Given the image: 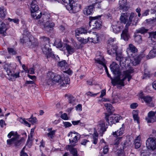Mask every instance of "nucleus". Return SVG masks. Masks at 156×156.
I'll return each instance as SVG.
<instances>
[{"mask_svg": "<svg viewBox=\"0 0 156 156\" xmlns=\"http://www.w3.org/2000/svg\"><path fill=\"white\" fill-rule=\"evenodd\" d=\"M80 4L73 0V1H71V2L70 4L67 5L66 7L70 12L74 13L78 12L80 10Z\"/></svg>", "mask_w": 156, "mask_h": 156, "instance_id": "7ed1b4c3", "label": "nucleus"}, {"mask_svg": "<svg viewBox=\"0 0 156 156\" xmlns=\"http://www.w3.org/2000/svg\"><path fill=\"white\" fill-rule=\"evenodd\" d=\"M28 121L31 123L32 124H34L37 123V120L35 117H34L32 115L29 119H27Z\"/></svg>", "mask_w": 156, "mask_h": 156, "instance_id": "ea45409f", "label": "nucleus"}, {"mask_svg": "<svg viewBox=\"0 0 156 156\" xmlns=\"http://www.w3.org/2000/svg\"><path fill=\"white\" fill-rule=\"evenodd\" d=\"M55 131L53 130L50 131L48 133L47 135L50 140L53 139V138L55 137Z\"/></svg>", "mask_w": 156, "mask_h": 156, "instance_id": "a19ab883", "label": "nucleus"}, {"mask_svg": "<svg viewBox=\"0 0 156 156\" xmlns=\"http://www.w3.org/2000/svg\"><path fill=\"white\" fill-rule=\"evenodd\" d=\"M35 40L34 38H31L30 39L26 35H24L23 38L21 39V42L23 43H26L28 46H34L36 45V44L35 43Z\"/></svg>", "mask_w": 156, "mask_h": 156, "instance_id": "ddd939ff", "label": "nucleus"}, {"mask_svg": "<svg viewBox=\"0 0 156 156\" xmlns=\"http://www.w3.org/2000/svg\"><path fill=\"white\" fill-rule=\"evenodd\" d=\"M61 118L64 120H68V117L67 114L66 113L62 114L61 115Z\"/></svg>", "mask_w": 156, "mask_h": 156, "instance_id": "e2e57ef3", "label": "nucleus"}, {"mask_svg": "<svg viewBox=\"0 0 156 156\" xmlns=\"http://www.w3.org/2000/svg\"><path fill=\"white\" fill-rule=\"evenodd\" d=\"M8 20L10 22H13L15 23H18L19 22V20L17 19H12L10 18H8Z\"/></svg>", "mask_w": 156, "mask_h": 156, "instance_id": "052dcab7", "label": "nucleus"}, {"mask_svg": "<svg viewBox=\"0 0 156 156\" xmlns=\"http://www.w3.org/2000/svg\"><path fill=\"white\" fill-rule=\"evenodd\" d=\"M6 13V10L3 6L0 7V17L4 18L5 16Z\"/></svg>", "mask_w": 156, "mask_h": 156, "instance_id": "2f4dec72", "label": "nucleus"}, {"mask_svg": "<svg viewBox=\"0 0 156 156\" xmlns=\"http://www.w3.org/2000/svg\"><path fill=\"white\" fill-rule=\"evenodd\" d=\"M5 24L0 21V33L4 35H5V31L6 30Z\"/></svg>", "mask_w": 156, "mask_h": 156, "instance_id": "a878e982", "label": "nucleus"}, {"mask_svg": "<svg viewBox=\"0 0 156 156\" xmlns=\"http://www.w3.org/2000/svg\"><path fill=\"white\" fill-rule=\"evenodd\" d=\"M133 118L134 120H136L138 123H139V117L135 111H133Z\"/></svg>", "mask_w": 156, "mask_h": 156, "instance_id": "09e8293b", "label": "nucleus"}, {"mask_svg": "<svg viewBox=\"0 0 156 156\" xmlns=\"http://www.w3.org/2000/svg\"><path fill=\"white\" fill-rule=\"evenodd\" d=\"M118 46L116 44L112 45L111 47H107V52L110 55H117Z\"/></svg>", "mask_w": 156, "mask_h": 156, "instance_id": "4468645a", "label": "nucleus"}, {"mask_svg": "<svg viewBox=\"0 0 156 156\" xmlns=\"http://www.w3.org/2000/svg\"><path fill=\"white\" fill-rule=\"evenodd\" d=\"M62 76H60V75H55L54 79H53V80L51 81V83L48 82V84L50 86H52L54 84H55L56 83H58L59 84L60 82H61V79Z\"/></svg>", "mask_w": 156, "mask_h": 156, "instance_id": "a211bd4d", "label": "nucleus"}, {"mask_svg": "<svg viewBox=\"0 0 156 156\" xmlns=\"http://www.w3.org/2000/svg\"><path fill=\"white\" fill-rule=\"evenodd\" d=\"M137 49L134 45L132 44H130L129 45V47L127 48L126 51L128 54H130L133 55V54H135L137 52Z\"/></svg>", "mask_w": 156, "mask_h": 156, "instance_id": "dca6fc26", "label": "nucleus"}, {"mask_svg": "<svg viewBox=\"0 0 156 156\" xmlns=\"http://www.w3.org/2000/svg\"><path fill=\"white\" fill-rule=\"evenodd\" d=\"M48 44H46L42 47L43 52L46 55L47 58L51 57L53 58H58V55H56L51 52V50L49 48Z\"/></svg>", "mask_w": 156, "mask_h": 156, "instance_id": "0eeeda50", "label": "nucleus"}, {"mask_svg": "<svg viewBox=\"0 0 156 156\" xmlns=\"http://www.w3.org/2000/svg\"><path fill=\"white\" fill-rule=\"evenodd\" d=\"M55 74L53 72L51 71H48L47 73V75L48 80L47 81L48 82L51 83V81L53 80V79H54Z\"/></svg>", "mask_w": 156, "mask_h": 156, "instance_id": "7c9ffc66", "label": "nucleus"}, {"mask_svg": "<svg viewBox=\"0 0 156 156\" xmlns=\"http://www.w3.org/2000/svg\"><path fill=\"white\" fill-rule=\"evenodd\" d=\"M37 3L36 0H33L31 2L30 8L31 12L38 10L39 7Z\"/></svg>", "mask_w": 156, "mask_h": 156, "instance_id": "4be33fe9", "label": "nucleus"}, {"mask_svg": "<svg viewBox=\"0 0 156 156\" xmlns=\"http://www.w3.org/2000/svg\"><path fill=\"white\" fill-rule=\"evenodd\" d=\"M129 37V35L128 33V27H126V26L125 28L122 31L121 34V38L125 41H128Z\"/></svg>", "mask_w": 156, "mask_h": 156, "instance_id": "2eb2a0df", "label": "nucleus"}, {"mask_svg": "<svg viewBox=\"0 0 156 156\" xmlns=\"http://www.w3.org/2000/svg\"><path fill=\"white\" fill-rule=\"evenodd\" d=\"M146 145L148 150H154L156 148L155 138H149L146 141Z\"/></svg>", "mask_w": 156, "mask_h": 156, "instance_id": "1a4fd4ad", "label": "nucleus"}, {"mask_svg": "<svg viewBox=\"0 0 156 156\" xmlns=\"http://www.w3.org/2000/svg\"><path fill=\"white\" fill-rule=\"evenodd\" d=\"M72 123L74 125H77L79 124L80 126L82 125L83 124L80 122V120H77L76 121H72Z\"/></svg>", "mask_w": 156, "mask_h": 156, "instance_id": "6e6d98bb", "label": "nucleus"}, {"mask_svg": "<svg viewBox=\"0 0 156 156\" xmlns=\"http://www.w3.org/2000/svg\"><path fill=\"white\" fill-rule=\"evenodd\" d=\"M123 27L122 24L119 21L114 22L112 26L113 31L115 33H119Z\"/></svg>", "mask_w": 156, "mask_h": 156, "instance_id": "9b49d317", "label": "nucleus"}, {"mask_svg": "<svg viewBox=\"0 0 156 156\" xmlns=\"http://www.w3.org/2000/svg\"><path fill=\"white\" fill-rule=\"evenodd\" d=\"M6 72H7V74L8 76H11L12 75V73L10 69L9 68H7L5 69Z\"/></svg>", "mask_w": 156, "mask_h": 156, "instance_id": "13d9d810", "label": "nucleus"}, {"mask_svg": "<svg viewBox=\"0 0 156 156\" xmlns=\"http://www.w3.org/2000/svg\"><path fill=\"white\" fill-rule=\"evenodd\" d=\"M105 106L108 112L110 113H112L114 112V109L110 104H105Z\"/></svg>", "mask_w": 156, "mask_h": 156, "instance_id": "cd10ccee", "label": "nucleus"}, {"mask_svg": "<svg viewBox=\"0 0 156 156\" xmlns=\"http://www.w3.org/2000/svg\"><path fill=\"white\" fill-rule=\"evenodd\" d=\"M88 41L90 42H93L94 43L96 44L98 43L100 41V38L97 36V35L96 36L94 37L88 38Z\"/></svg>", "mask_w": 156, "mask_h": 156, "instance_id": "473e14b6", "label": "nucleus"}, {"mask_svg": "<svg viewBox=\"0 0 156 156\" xmlns=\"http://www.w3.org/2000/svg\"><path fill=\"white\" fill-rule=\"evenodd\" d=\"M110 69L112 72L115 75H117L116 76H120L121 79L123 78L121 77V73L119 66L114 62H113L110 66Z\"/></svg>", "mask_w": 156, "mask_h": 156, "instance_id": "9d476101", "label": "nucleus"}, {"mask_svg": "<svg viewBox=\"0 0 156 156\" xmlns=\"http://www.w3.org/2000/svg\"><path fill=\"white\" fill-rule=\"evenodd\" d=\"M101 17V16H98L92 17L89 23V25L90 27H91L92 29H98L101 27V23L96 20L99 19Z\"/></svg>", "mask_w": 156, "mask_h": 156, "instance_id": "6e6552de", "label": "nucleus"}, {"mask_svg": "<svg viewBox=\"0 0 156 156\" xmlns=\"http://www.w3.org/2000/svg\"><path fill=\"white\" fill-rule=\"evenodd\" d=\"M69 151L72 156H80L78 154L76 148H72L69 150Z\"/></svg>", "mask_w": 156, "mask_h": 156, "instance_id": "58836bf2", "label": "nucleus"}, {"mask_svg": "<svg viewBox=\"0 0 156 156\" xmlns=\"http://www.w3.org/2000/svg\"><path fill=\"white\" fill-rule=\"evenodd\" d=\"M122 139V137H119L116 138L115 140L112 143V144L113 145H117L119 144L120 142L121 141Z\"/></svg>", "mask_w": 156, "mask_h": 156, "instance_id": "c03bdc74", "label": "nucleus"}, {"mask_svg": "<svg viewBox=\"0 0 156 156\" xmlns=\"http://www.w3.org/2000/svg\"><path fill=\"white\" fill-rule=\"evenodd\" d=\"M15 140V138H12L11 139H8L7 140V143L8 144L11 145V144H14Z\"/></svg>", "mask_w": 156, "mask_h": 156, "instance_id": "5fc2aeb1", "label": "nucleus"}, {"mask_svg": "<svg viewBox=\"0 0 156 156\" xmlns=\"http://www.w3.org/2000/svg\"><path fill=\"white\" fill-rule=\"evenodd\" d=\"M150 10L149 9H147L142 14V16H146L149 14V12Z\"/></svg>", "mask_w": 156, "mask_h": 156, "instance_id": "774afa93", "label": "nucleus"}, {"mask_svg": "<svg viewBox=\"0 0 156 156\" xmlns=\"http://www.w3.org/2000/svg\"><path fill=\"white\" fill-rule=\"evenodd\" d=\"M129 16V14L125 13L122 14L120 18V20L122 24V23L125 24L128 21V17Z\"/></svg>", "mask_w": 156, "mask_h": 156, "instance_id": "5701e85b", "label": "nucleus"}, {"mask_svg": "<svg viewBox=\"0 0 156 156\" xmlns=\"http://www.w3.org/2000/svg\"><path fill=\"white\" fill-rule=\"evenodd\" d=\"M64 126L65 128H67L71 126L72 125V124L69 122H63Z\"/></svg>", "mask_w": 156, "mask_h": 156, "instance_id": "0e129e2a", "label": "nucleus"}, {"mask_svg": "<svg viewBox=\"0 0 156 156\" xmlns=\"http://www.w3.org/2000/svg\"><path fill=\"white\" fill-rule=\"evenodd\" d=\"M8 52L10 54L15 55L16 53L15 50L12 48H8Z\"/></svg>", "mask_w": 156, "mask_h": 156, "instance_id": "603ef678", "label": "nucleus"}, {"mask_svg": "<svg viewBox=\"0 0 156 156\" xmlns=\"http://www.w3.org/2000/svg\"><path fill=\"white\" fill-rule=\"evenodd\" d=\"M58 65L60 67H65L67 66V63L65 60H63L58 63Z\"/></svg>", "mask_w": 156, "mask_h": 156, "instance_id": "49530a36", "label": "nucleus"}, {"mask_svg": "<svg viewBox=\"0 0 156 156\" xmlns=\"http://www.w3.org/2000/svg\"><path fill=\"white\" fill-rule=\"evenodd\" d=\"M126 0H119V3L120 6L123 9L126 6Z\"/></svg>", "mask_w": 156, "mask_h": 156, "instance_id": "37998d69", "label": "nucleus"}, {"mask_svg": "<svg viewBox=\"0 0 156 156\" xmlns=\"http://www.w3.org/2000/svg\"><path fill=\"white\" fill-rule=\"evenodd\" d=\"M98 129H99V132L101 133L102 135L106 131L107 127H106L104 121L103 120H101L98 125Z\"/></svg>", "mask_w": 156, "mask_h": 156, "instance_id": "f3484780", "label": "nucleus"}, {"mask_svg": "<svg viewBox=\"0 0 156 156\" xmlns=\"http://www.w3.org/2000/svg\"><path fill=\"white\" fill-rule=\"evenodd\" d=\"M124 126L123 124H122V127H121L117 131L112 133V135L115 137L121 136L124 133Z\"/></svg>", "mask_w": 156, "mask_h": 156, "instance_id": "aec40b11", "label": "nucleus"}, {"mask_svg": "<svg viewBox=\"0 0 156 156\" xmlns=\"http://www.w3.org/2000/svg\"><path fill=\"white\" fill-rule=\"evenodd\" d=\"M108 150L109 148L108 146L106 145L103 148L102 151H100L99 156H104V154H106L107 153L108 151Z\"/></svg>", "mask_w": 156, "mask_h": 156, "instance_id": "e433bc0d", "label": "nucleus"}, {"mask_svg": "<svg viewBox=\"0 0 156 156\" xmlns=\"http://www.w3.org/2000/svg\"><path fill=\"white\" fill-rule=\"evenodd\" d=\"M59 84L61 87H66L70 83V79L68 77H62Z\"/></svg>", "mask_w": 156, "mask_h": 156, "instance_id": "412c9836", "label": "nucleus"}, {"mask_svg": "<svg viewBox=\"0 0 156 156\" xmlns=\"http://www.w3.org/2000/svg\"><path fill=\"white\" fill-rule=\"evenodd\" d=\"M126 57H122L121 58V60L119 63V65L121 66H125L126 65Z\"/></svg>", "mask_w": 156, "mask_h": 156, "instance_id": "8fccbe9b", "label": "nucleus"}, {"mask_svg": "<svg viewBox=\"0 0 156 156\" xmlns=\"http://www.w3.org/2000/svg\"><path fill=\"white\" fill-rule=\"evenodd\" d=\"M66 48L69 54H72L75 51L74 48L68 44H66Z\"/></svg>", "mask_w": 156, "mask_h": 156, "instance_id": "72a5a7b5", "label": "nucleus"}, {"mask_svg": "<svg viewBox=\"0 0 156 156\" xmlns=\"http://www.w3.org/2000/svg\"><path fill=\"white\" fill-rule=\"evenodd\" d=\"M75 32L76 35L78 36L80 34H86L87 33V31L84 28H80L76 29Z\"/></svg>", "mask_w": 156, "mask_h": 156, "instance_id": "c85d7f7f", "label": "nucleus"}, {"mask_svg": "<svg viewBox=\"0 0 156 156\" xmlns=\"http://www.w3.org/2000/svg\"><path fill=\"white\" fill-rule=\"evenodd\" d=\"M31 13L32 16L34 19H40V20H41L42 19V16L43 15H41V13L40 11L38 10L37 11L32 12Z\"/></svg>", "mask_w": 156, "mask_h": 156, "instance_id": "b1692460", "label": "nucleus"}, {"mask_svg": "<svg viewBox=\"0 0 156 156\" xmlns=\"http://www.w3.org/2000/svg\"><path fill=\"white\" fill-rule=\"evenodd\" d=\"M71 136V138L69 139L70 143L72 145L74 146L75 144L78 141L80 138V135L77 133L74 132H70L68 134V136Z\"/></svg>", "mask_w": 156, "mask_h": 156, "instance_id": "39448f33", "label": "nucleus"}, {"mask_svg": "<svg viewBox=\"0 0 156 156\" xmlns=\"http://www.w3.org/2000/svg\"><path fill=\"white\" fill-rule=\"evenodd\" d=\"M139 20V18L137 17L136 14L134 12H131L126 26V27H129L131 24L132 25H136Z\"/></svg>", "mask_w": 156, "mask_h": 156, "instance_id": "423d86ee", "label": "nucleus"}, {"mask_svg": "<svg viewBox=\"0 0 156 156\" xmlns=\"http://www.w3.org/2000/svg\"><path fill=\"white\" fill-rule=\"evenodd\" d=\"M117 153V156H125L123 150H119L118 151Z\"/></svg>", "mask_w": 156, "mask_h": 156, "instance_id": "4d7b16f0", "label": "nucleus"}, {"mask_svg": "<svg viewBox=\"0 0 156 156\" xmlns=\"http://www.w3.org/2000/svg\"><path fill=\"white\" fill-rule=\"evenodd\" d=\"M133 58L132 63L133 65L136 66L140 63L141 60V56L140 55L133 56Z\"/></svg>", "mask_w": 156, "mask_h": 156, "instance_id": "393cba45", "label": "nucleus"}, {"mask_svg": "<svg viewBox=\"0 0 156 156\" xmlns=\"http://www.w3.org/2000/svg\"><path fill=\"white\" fill-rule=\"evenodd\" d=\"M94 10V5L88 6L85 7L83 10V13L85 15H91Z\"/></svg>", "mask_w": 156, "mask_h": 156, "instance_id": "6ab92c4d", "label": "nucleus"}, {"mask_svg": "<svg viewBox=\"0 0 156 156\" xmlns=\"http://www.w3.org/2000/svg\"><path fill=\"white\" fill-rule=\"evenodd\" d=\"M69 103L73 105L76 104V99L72 95H67Z\"/></svg>", "mask_w": 156, "mask_h": 156, "instance_id": "f704fd0d", "label": "nucleus"}, {"mask_svg": "<svg viewBox=\"0 0 156 156\" xmlns=\"http://www.w3.org/2000/svg\"><path fill=\"white\" fill-rule=\"evenodd\" d=\"M138 106V104L137 103H134L130 105V107L132 109L136 108Z\"/></svg>", "mask_w": 156, "mask_h": 156, "instance_id": "69168bd1", "label": "nucleus"}, {"mask_svg": "<svg viewBox=\"0 0 156 156\" xmlns=\"http://www.w3.org/2000/svg\"><path fill=\"white\" fill-rule=\"evenodd\" d=\"M51 19L49 14L47 13L43 14L42 16V19L39 20L37 22V24L42 25L44 29L46 30H50L55 26Z\"/></svg>", "mask_w": 156, "mask_h": 156, "instance_id": "f03ea898", "label": "nucleus"}, {"mask_svg": "<svg viewBox=\"0 0 156 156\" xmlns=\"http://www.w3.org/2000/svg\"><path fill=\"white\" fill-rule=\"evenodd\" d=\"M148 148L146 147L143 146L141 148L140 153L141 156H147L148 154Z\"/></svg>", "mask_w": 156, "mask_h": 156, "instance_id": "bb28decb", "label": "nucleus"}, {"mask_svg": "<svg viewBox=\"0 0 156 156\" xmlns=\"http://www.w3.org/2000/svg\"><path fill=\"white\" fill-rule=\"evenodd\" d=\"M77 40L81 43H86L88 41V38L87 39H84L81 37H76Z\"/></svg>", "mask_w": 156, "mask_h": 156, "instance_id": "de8ad7c7", "label": "nucleus"}, {"mask_svg": "<svg viewBox=\"0 0 156 156\" xmlns=\"http://www.w3.org/2000/svg\"><path fill=\"white\" fill-rule=\"evenodd\" d=\"M134 39L135 42L138 44H140L142 42L141 36L137 34H135Z\"/></svg>", "mask_w": 156, "mask_h": 156, "instance_id": "c9c22d12", "label": "nucleus"}, {"mask_svg": "<svg viewBox=\"0 0 156 156\" xmlns=\"http://www.w3.org/2000/svg\"><path fill=\"white\" fill-rule=\"evenodd\" d=\"M156 56V48L154 49V48L153 49L150 51L149 53L147 56L148 59L153 58Z\"/></svg>", "mask_w": 156, "mask_h": 156, "instance_id": "c756f323", "label": "nucleus"}, {"mask_svg": "<svg viewBox=\"0 0 156 156\" xmlns=\"http://www.w3.org/2000/svg\"><path fill=\"white\" fill-rule=\"evenodd\" d=\"M27 72L31 74H34V69L33 68H30L28 70Z\"/></svg>", "mask_w": 156, "mask_h": 156, "instance_id": "680f3d73", "label": "nucleus"}, {"mask_svg": "<svg viewBox=\"0 0 156 156\" xmlns=\"http://www.w3.org/2000/svg\"><path fill=\"white\" fill-rule=\"evenodd\" d=\"M21 140H18L17 138L15 137L14 144L16 146H20L21 144Z\"/></svg>", "mask_w": 156, "mask_h": 156, "instance_id": "3c124183", "label": "nucleus"}, {"mask_svg": "<svg viewBox=\"0 0 156 156\" xmlns=\"http://www.w3.org/2000/svg\"><path fill=\"white\" fill-rule=\"evenodd\" d=\"M95 62L101 65L103 67H104L108 76L111 80L112 83L114 86L118 85L123 86L124 85V81L126 78L128 79V81H129L132 78L131 74L134 72V71L133 69H130L123 71L122 76L123 78L122 79H121L120 76H116L113 79L108 73L107 68L104 63V59L103 57H100V58L95 59Z\"/></svg>", "mask_w": 156, "mask_h": 156, "instance_id": "f257e3e1", "label": "nucleus"}, {"mask_svg": "<svg viewBox=\"0 0 156 156\" xmlns=\"http://www.w3.org/2000/svg\"><path fill=\"white\" fill-rule=\"evenodd\" d=\"M89 142V141L88 140L83 139L81 141L80 143L82 145H86L87 143Z\"/></svg>", "mask_w": 156, "mask_h": 156, "instance_id": "338daca9", "label": "nucleus"}, {"mask_svg": "<svg viewBox=\"0 0 156 156\" xmlns=\"http://www.w3.org/2000/svg\"><path fill=\"white\" fill-rule=\"evenodd\" d=\"M105 119L108 122V125L111 126L112 124H115L119 122L121 118V116H119L109 115L107 113L105 114Z\"/></svg>", "mask_w": 156, "mask_h": 156, "instance_id": "20e7f679", "label": "nucleus"}, {"mask_svg": "<svg viewBox=\"0 0 156 156\" xmlns=\"http://www.w3.org/2000/svg\"><path fill=\"white\" fill-rule=\"evenodd\" d=\"M147 30L145 29L144 27H142L136 30V34L141 33L144 34L147 32Z\"/></svg>", "mask_w": 156, "mask_h": 156, "instance_id": "4c0bfd02", "label": "nucleus"}, {"mask_svg": "<svg viewBox=\"0 0 156 156\" xmlns=\"http://www.w3.org/2000/svg\"><path fill=\"white\" fill-rule=\"evenodd\" d=\"M142 101V102L144 101L146 104L150 107H153L154 105L152 102V97L149 96H140V97Z\"/></svg>", "mask_w": 156, "mask_h": 156, "instance_id": "f8f14e48", "label": "nucleus"}, {"mask_svg": "<svg viewBox=\"0 0 156 156\" xmlns=\"http://www.w3.org/2000/svg\"><path fill=\"white\" fill-rule=\"evenodd\" d=\"M115 40L114 39L110 38L108 41V47H110L112 45H114V42Z\"/></svg>", "mask_w": 156, "mask_h": 156, "instance_id": "a18cd8bd", "label": "nucleus"}, {"mask_svg": "<svg viewBox=\"0 0 156 156\" xmlns=\"http://www.w3.org/2000/svg\"><path fill=\"white\" fill-rule=\"evenodd\" d=\"M40 38L42 41L45 42L46 44H49V39L48 38L45 37L44 36H43L40 37Z\"/></svg>", "mask_w": 156, "mask_h": 156, "instance_id": "79ce46f5", "label": "nucleus"}, {"mask_svg": "<svg viewBox=\"0 0 156 156\" xmlns=\"http://www.w3.org/2000/svg\"><path fill=\"white\" fill-rule=\"evenodd\" d=\"M20 122L22 123H24L25 125L29 127L30 126V124L28 122L25 120L24 119H21L20 120Z\"/></svg>", "mask_w": 156, "mask_h": 156, "instance_id": "864d4df0", "label": "nucleus"}, {"mask_svg": "<svg viewBox=\"0 0 156 156\" xmlns=\"http://www.w3.org/2000/svg\"><path fill=\"white\" fill-rule=\"evenodd\" d=\"M98 93L96 94H93L92 92H88L86 93V94L87 96H89L90 97L95 96L97 95Z\"/></svg>", "mask_w": 156, "mask_h": 156, "instance_id": "bf43d9fd", "label": "nucleus"}]
</instances>
